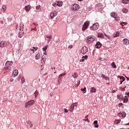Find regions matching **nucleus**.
I'll list each match as a JSON object with an SVG mask.
<instances>
[{
    "instance_id": "31",
    "label": "nucleus",
    "mask_w": 129,
    "mask_h": 129,
    "mask_svg": "<svg viewBox=\"0 0 129 129\" xmlns=\"http://www.w3.org/2000/svg\"><path fill=\"white\" fill-rule=\"evenodd\" d=\"M85 118L86 119H83V120H84L85 121H87L88 122H89V119H88V115L85 116Z\"/></svg>"
},
{
    "instance_id": "7",
    "label": "nucleus",
    "mask_w": 129,
    "mask_h": 129,
    "mask_svg": "<svg viewBox=\"0 0 129 129\" xmlns=\"http://www.w3.org/2000/svg\"><path fill=\"white\" fill-rule=\"evenodd\" d=\"M8 44H9V42H8V41H0L1 48H4V47H7V46H8Z\"/></svg>"
},
{
    "instance_id": "37",
    "label": "nucleus",
    "mask_w": 129,
    "mask_h": 129,
    "mask_svg": "<svg viewBox=\"0 0 129 129\" xmlns=\"http://www.w3.org/2000/svg\"><path fill=\"white\" fill-rule=\"evenodd\" d=\"M81 90L83 92V93H85L86 92V87H85L84 89L82 88Z\"/></svg>"
},
{
    "instance_id": "61",
    "label": "nucleus",
    "mask_w": 129,
    "mask_h": 129,
    "mask_svg": "<svg viewBox=\"0 0 129 129\" xmlns=\"http://www.w3.org/2000/svg\"><path fill=\"white\" fill-rule=\"evenodd\" d=\"M112 92H113V93H114V92H115V91L113 90V91H112Z\"/></svg>"
},
{
    "instance_id": "32",
    "label": "nucleus",
    "mask_w": 129,
    "mask_h": 129,
    "mask_svg": "<svg viewBox=\"0 0 129 129\" xmlns=\"http://www.w3.org/2000/svg\"><path fill=\"white\" fill-rule=\"evenodd\" d=\"M96 92V89L94 88V87H92L91 88V92Z\"/></svg>"
},
{
    "instance_id": "40",
    "label": "nucleus",
    "mask_w": 129,
    "mask_h": 129,
    "mask_svg": "<svg viewBox=\"0 0 129 129\" xmlns=\"http://www.w3.org/2000/svg\"><path fill=\"white\" fill-rule=\"evenodd\" d=\"M122 12L123 13H124L125 14L127 13V9H125V8H124L123 10H122Z\"/></svg>"
},
{
    "instance_id": "17",
    "label": "nucleus",
    "mask_w": 129,
    "mask_h": 129,
    "mask_svg": "<svg viewBox=\"0 0 129 129\" xmlns=\"http://www.w3.org/2000/svg\"><path fill=\"white\" fill-rule=\"evenodd\" d=\"M128 39L125 38L123 40V43L124 44V45H128Z\"/></svg>"
},
{
    "instance_id": "57",
    "label": "nucleus",
    "mask_w": 129,
    "mask_h": 129,
    "mask_svg": "<svg viewBox=\"0 0 129 129\" xmlns=\"http://www.w3.org/2000/svg\"><path fill=\"white\" fill-rule=\"evenodd\" d=\"M101 59H102V58H101V57H99V60L100 61H101Z\"/></svg>"
},
{
    "instance_id": "18",
    "label": "nucleus",
    "mask_w": 129,
    "mask_h": 129,
    "mask_svg": "<svg viewBox=\"0 0 129 129\" xmlns=\"http://www.w3.org/2000/svg\"><path fill=\"white\" fill-rule=\"evenodd\" d=\"M45 38H47V43H50V41H51V39H52V36L51 35H46L45 36Z\"/></svg>"
},
{
    "instance_id": "35",
    "label": "nucleus",
    "mask_w": 129,
    "mask_h": 129,
    "mask_svg": "<svg viewBox=\"0 0 129 129\" xmlns=\"http://www.w3.org/2000/svg\"><path fill=\"white\" fill-rule=\"evenodd\" d=\"M105 37H106L108 40H110L111 39V37L109 36V35H107L106 34H104Z\"/></svg>"
},
{
    "instance_id": "54",
    "label": "nucleus",
    "mask_w": 129,
    "mask_h": 129,
    "mask_svg": "<svg viewBox=\"0 0 129 129\" xmlns=\"http://www.w3.org/2000/svg\"><path fill=\"white\" fill-rule=\"evenodd\" d=\"M39 9H40V6H37L36 7V9L39 10Z\"/></svg>"
},
{
    "instance_id": "52",
    "label": "nucleus",
    "mask_w": 129,
    "mask_h": 129,
    "mask_svg": "<svg viewBox=\"0 0 129 129\" xmlns=\"http://www.w3.org/2000/svg\"><path fill=\"white\" fill-rule=\"evenodd\" d=\"M94 127H98V124H94Z\"/></svg>"
},
{
    "instance_id": "21",
    "label": "nucleus",
    "mask_w": 129,
    "mask_h": 129,
    "mask_svg": "<svg viewBox=\"0 0 129 129\" xmlns=\"http://www.w3.org/2000/svg\"><path fill=\"white\" fill-rule=\"evenodd\" d=\"M24 35V31L20 32L18 35V37L19 38H22V37H23Z\"/></svg>"
},
{
    "instance_id": "62",
    "label": "nucleus",
    "mask_w": 129,
    "mask_h": 129,
    "mask_svg": "<svg viewBox=\"0 0 129 129\" xmlns=\"http://www.w3.org/2000/svg\"><path fill=\"white\" fill-rule=\"evenodd\" d=\"M79 2H82L83 0H78Z\"/></svg>"
},
{
    "instance_id": "51",
    "label": "nucleus",
    "mask_w": 129,
    "mask_h": 129,
    "mask_svg": "<svg viewBox=\"0 0 129 129\" xmlns=\"http://www.w3.org/2000/svg\"><path fill=\"white\" fill-rule=\"evenodd\" d=\"M80 62H84V58H82L80 59Z\"/></svg>"
},
{
    "instance_id": "2",
    "label": "nucleus",
    "mask_w": 129,
    "mask_h": 129,
    "mask_svg": "<svg viewBox=\"0 0 129 129\" xmlns=\"http://www.w3.org/2000/svg\"><path fill=\"white\" fill-rule=\"evenodd\" d=\"M13 61L8 60L6 63V67H4V70H5V71H7V70H8V69H9V68H10V67L13 65Z\"/></svg>"
},
{
    "instance_id": "9",
    "label": "nucleus",
    "mask_w": 129,
    "mask_h": 129,
    "mask_svg": "<svg viewBox=\"0 0 129 129\" xmlns=\"http://www.w3.org/2000/svg\"><path fill=\"white\" fill-rule=\"evenodd\" d=\"M79 9H80V7L78 4H74L73 5V10L74 12H76V11H78Z\"/></svg>"
},
{
    "instance_id": "46",
    "label": "nucleus",
    "mask_w": 129,
    "mask_h": 129,
    "mask_svg": "<svg viewBox=\"0 0 129 129\" xmlns=\"http://www.w3.org/2000/svg\"><path fill=\"white\" fill-rule=\"evenodd\" d=\"M97 123H98V121H97V120H95L93 122L94 124H97Z\"/></svg>"
},
{
    "instance_id": "55",
    "label": "nucleus",
    "mask_w": 129,
    "mask_h": 129,
    "mask_svg": "<svg viewBox=\"0 0 129 129\" xmlns=\"http://www.w3.org/2000/svg\"><path fill=\"white\" fill-rule=\"evenodd\" d=\"M10 81H11V82H13V81H14V79L11 78V79H10Z\"/></svg>"
},
{
    "instance_id": "29",
    "label": "nucleus",
    "mask_w": 129,
    "mask_h": 129,
    "mask_svg": "<svg viewBox=\"0 0 129 129\" xmlns=\"http://www.w3.org/2000/svg\"><path fill=\"white\" fill-rule=\"evenodd\" d=\"M73 77H74V78H77V77H78V74H77V73H75L73 75Z\"/></svg>"
},
{
    "instance_id": "14",
    "label": "nucleus",
    "mask_w": 129,
    "mask_h": 129,
    "mask_svg": "<svg viewBox=\"0 0 129 129\" xmlns=\"http://www.w3.org/2000/svg\"><path fill=\"white\" fill-rule=\"evenodd\" d=\"M75 106H77V105H74V104H72L71 105V108L70 109V111H71V112H72L73 111V110H74V107Z\"/></svg>"
},
{
    "instance_id": "15",
    "label": "nucleus",
    "mask_w": 129,
    "mask_h": 129,
    "mask_svg": "<svg viewBox=\"0 0 129 129\" xmlns=\"http://www.w3.org/2000/svg\"><path fill=\"white\" fill-rule=\"evenodd\" d=\"M98 38H101L102 39H104V35L102 33H98Z\"/></svg>"
},
{
    "instance_id": "60",
    "label": "nucleus",
    "mask_w": 129,
    "mask_h": 129,
    "mask_svg": "<svg viewBox=\"0 0 129 129\" xmlns=\"http://www.w3.org/2000/svg\"><path fill=\"white\" fill-rule=\"evenodd\" d=\"M119 105H120V106H121V105H122V103H119Z\"/></svg>"
},
{
    "instance_id": "6",
    "label": "nucleus",
    "mask_w": 129,
    "mask_h": 129,
    "mask_svg": "<svg viewBox=\"0 0 129 129\" xmlns=\"http://www.w3.org/2000/svg\"><path fill=\"white\" fill-rule=\"evenodd\" d=\"M35 103V101L33 100H31L26 103L25 107H30V106L33 105Z\"/></svg>"
},
{
    "instance_id": "12",
    "label": "nucleus",
    "mask_w": 129,
    "mask_h": 129,
    "mask_svg": "<svg viewBox=\"0 0 129 129\" xmlns=\"http://www.w3.org/2000/svg\"><path fill=\"white\" fill-rule=\"evenodd\" d=\"M102 46V44L99 41L97 42L95 45V47L97 49H99V48H101Z\"/></svg>"
},
{
    "instance_id": "56",
    "label": "nucleus",
    "mask_w": 129,
    "mask_h": 129,
    "mask_svg": "<svg viewBox=\"0 0 129 129\" xmlns=\"http://www.w3.org/2000/svg\"><path fill=\"white\" fill-rule=\"evenodd\" d=\"M31 51H33V53H35V50L33 49H30Z\"/></svg>"
},
{
    "instance_id": "3",
    "label": "nucleus",
    "mask_w": 129,
    "mask_h": 129,
    "mask_svg": "<svg viewBox=\"0 0 129 129\" xmlns=\"http://www.w3.org/2000/svg\"><path fill=\"white\" fill-rule=\"evenodd\" d=\"M98 28H99V24L98 23H95L92 26L90 27V29L91 31H96V30L98 29Z\"/></svg>"
},
{
    "instance_id": "49",
    "label": "nucleus",
    "mask_w": 129,
    "mask_h": 129,
    "mask_svg": "<svg viewBox=\"0 0 129 129\" xmlns=\"http://www.w3.org/2000/svg\"><path fill=\"white\" fill-rule=\"evenodd\" d=\"M64 111L66 113H67L68 112V110H67V109H64Z\"/></svg>"
},
{
    "instance_id": "50",
    "label": "nucleus",
    "mask_w": 129,
    "mask_h": 129,
    "mask_svg": "<svg viewBox=\"0 0 129 129\" xmlns=\"http://www.w3.org/2000/svg\"><path fill=\"white\" fill-rule=\"evenodd\" d=\"M33 49H34L35 51H37V50H38V47H33Z\"/></svg>"
},
{
    "instance_id": "63",
    "label": "nucleus",
    "mask_w": 129,
    "mask_h": 129,
    "mask_svg": "<svg viewBox=\"0 0 129 129\" xmlns=\"http://www.w3.org/2000/svg\"><path fill=\"white\" fill-rule=\"evenodd\" d=\"M126 125H129V123H127L126 124Z\"/></svg>"
},
{
    "instance_id": "4",
    "label": "nucleus",
    "mask_w": 129,
    "mask_h": 129,
    "mask_svg": "<svg viewBox=\"0 0 129 129\" xmlns=\"http://www.w3.org/2000/svg\"><path fill=\"white\" fill-rule=\"evenodd\" d=\"M90 24V23L89 22V21H86L82 26V31H84L86 30H87Z\"/></svg>"
},
{
    "instance_id": "23",
    "label": "nucleus",
    "mask_w": 129,
    "mask_h": 129,
    "mask_svg": "<svg viewBox=\"0 0 129 129\" xmlns=\"http://www.w3.org/2000/svg\"><path fill=\"white\" fill-rule=\"evenodd\" d=\"M40 58H41V55L40 53H37L35 56V59H36V60H38Z\"/></svg>"
},
{
    "instance_id": "36",
    "label": "nucleus",
    "mask_w": 129,
    "mask_h": 129,
    "mask_svg": "<svg viewBox=\"0 0 129 129\" xmlns=\"http://www.w3.org/2000/svg\"><path fill=\"white\" fill-rule=\"evenodd\" d=\"M38 94H39V92L38 91H36L34 93L35 97H37V96H38Z\"/></svg>"
},
{
    "instance_id": "43",
    "label": "nucleus",
    "mask_w": 129,
    "mask_h": 129,
    "mask_svg": "<svg viewBox=\"0 0 129 129\" xmlns=\"http://www.w3.org/2000/svg\"><path fill=\"white\" fill-rule=\"evenodd\" d=\"M21 82H22V83H24L25 82V78H24L23 77H22Z\"/></svg>"
},
{
    "instance_id": "33",
    "label": "nucleus",
    "mask_w": 129,
    "mask_h": 129,
    "mask_svg": "<svg viewBox=\"0 0 129 129\" xmlns=\"http://www.w3.org/2000/svg\"><path fill=\"white\" fill-rule=\"evenodd\" d=\"M28 126H30V127H32V126H33V124L32 123V122L29 121L28 122Z\"/></svg>"
},
{
    "instance_id": "20",
    "label": "nucleus",
    "mask_w": 129,
    "mask_h": 129,
    "mask_svg": "<svg viewBox=\"0 0 129 129\" xmlns=\"http://www.w3.org/2000/svg\"><path fill=\"white\" fill-rule=\"evenodd\" d=\"M101 76L102 78H103V79H105V80H109V78H108V77L105 76V75L102 74Z\"/></svg>"
},
{
    "instance_id": "16",
    "label": "nucleus",
    "mask_w": 129,
    "mask_h": 129,
    "mask_svg": "<svg viewBox=\"0 0 129 129\" xmlns=\"http://www.w3.org/2000/svg\"><path fill=\"white\" fill-rule=\"evenodd\" d=\"M25 10L26 11V12H29L30 10H31V6L30 5H27L25 7Z\"/></svg>"
},
{
    "instance_id": "19",
    "label": "nucleus",
    "mask_w": 129,
    "mask_h": 129,
    "mask_svg": "<svg viewBox=\"0 0 129 129\" xmlns=\"http://www.w3.org/2000/svg\"><path fill=\"white\" fill-rule=\"evenodd\" d=\"M41 63H43V62H45V61H46L47 57L45 55H42L41 57Z\"/></svg>"
},
{
    "instance_id": "1",
    "label": "nucleus",
    "mask_w": 129,
    "mask_h": 129,
    "mask_svg": "<svg viewBox=\"0 0 129 129\" xmlns=\"http://www.w3.org/2000/svg\"><path fill=\"white\" fill-rule=\"evenodd\" d=\"M95 36L90 35L87 37L86 41L88 43V44H91V43H92L93 42H94V41L95 40Z\"/></svg>"
},
{
    "instance_id": "34",
    "label": "nucleus",
    "mask_w": 129,
    "mask_h": 129,
    "mask_svg": "<svg viewBox=\"0 0 129 129\" xmlns=\"http://www.w3.org/2000/svg\"><path fill=\"white\" fill-rule=\"evenodd\" d=\"M47 49H48V45H46L44 47H43L42 50L43 51H45V52H46V51H47Z\"/></svg>"
},
{
    "instance_id": "24",
    "label": "nucleus",
    "mask_w": 129,
    "mask_h": 129,
    "mask_svg": "<svg viewBox=\"0 0 129 129\" xmlns=\"http://www.w3.org/2000/svg\"><path fill=\"white\" fill-rule=\"evenodd\" d=\"M122 4L126 5V4H129V0H122Z\"/></svg>"
},
{
    "instance_id": "28",
    "label": "nucleus",
    "mask_w": 129,
    "mask_h": 129,
    "mask_svg": "<svg viewBox=\"0 0 129 129\" xmlns=\"http://www.w3.org/2000/svg\"><path fill=\"white\" fill-rule=\"evenodd\" d=\"M111 67L113 68H116V65L115 64V62H113L112 63H111Z\"/></svg>"
},
{
    "instance_id": "11",
    "label": "nucleus",
    "mask_w": 129,
    "mask_h": 129,
    "mask_svg": "<svg viewBox=\"0 0 129 129\" xmlns=\"http://www.w3.org/2000/svg\"><path fill=\"white\" fill-rule=\"evenodd\" d=\"M57 16V12H51L50 14V17L51 19H54V17H56Z\"/></svg>"
},
{
    "instance_id": "10",
    "label": "nucleus",
    "mask_w": 129,
    "mask_h": 129,
    "mask_svg": "<svg viewBox=\"0 0 129 129\" xmlns=\"http://www.w3.org/2000/svg\"><path fill=\"white\" fill-rule=\"evenodd\" d=\"M19 75V71L18 70L16 69L15 70L13 71V77H16V76H18Z\"/></svg>"
},
{
    "instance_id": "30",
    "label": "nucleus",
    "mask_w": 129,
    "mask_h": 129,
    "mask_svg": "<svg viewBox=\"0 0 129 129\" xmlns=\"http://www.w3.org/2000/svg\"><path fill=\"white\" fill-rule=\"evenodd\" d=\"M128 99H127V97L125 96L123 99V102L125 103H126V102H127L128 101Z\"/></svg>"
},
{
    "instance_id": "8",
    "label": "nucleus",
    "mask_w": 129,
    "mask_h": 129,
    "mask_svg": "<svg viewBox=\"0 0 129 129\" xmlns=\"http://www.w3.org/2000/svg\"><path fill=\"white\" fill-rule=\"evenodd\" d=\"M81 52L82 53H83L84 55V54H86L87 52H88V48L86 46H84L81 49Z\"/></svg>"
},
{
    "instance_id": "48",
    "label": "nucleus",
    "mask_w": 129,
    "mask_h": 129,
    "mask_svg": "<svg viewBox=\"0 0 129 129\" xmlns=\"http://www.w3.org/2000/svg\"><path fill=\"white\" fill-rule=\"evenodd\" d=\"M31 31H37V28H36V26L34 28H32L31 29Z\"/></svg>"
},
{
    "instance_id": "39",
    "label": "nucleus",
    "mask_w": 129,
    "mask_h": 129,
    "mask_svg": "<svg viewBox=\"0 0 129 129\" xmlns=\"http://www.w3.org/2000/svg\"><path fill=\"white\" fill-rule=\"evenodd\" d=\"M119 36V32H116L115 35H114V38H116Z\"/></svg>"
},
{
    "instance_id": "59",
    "label": "nucleus",
    "mask_w": 129,
    "mask_h": 129,
    "mask_svg": "<svg viewBox=\"0 0 129 129\" xmlns=\"http://www.w3.org/2000/svg\"><path fill=\"white\" fill-rule=\"evenodd\" d=\"M20 79H21V76H20L18 77V80H20Z\"/></svg>"
},
{
    "instance_id": "13",
    "label": "nucleus",
    "mask_w": 129,
    "mask_h": 129,
    "mask_svg": "<svg viewBox=\"0 0 129 129\" xmlns=\"http://www.w3.org/2000/svg\"><path fill=\"white\" fill-rule=\"evenodd\" d=\"M118 78L120 79V84H122V82L125 80V78L120 76H118Z\"/></svg>"
},
{
    "instance_id": "64",
    "label": "nucleus",
    "mask_w": 129,
    "mask_h": 129,
    "mask_svg": "<svg viewBox=\"0 0 129 129\" xmlns=\"http://www.w3.org/2000/svg\"><path fill=\"white\" fill-rule=\"evenodd\" d=\"M33 25H34V26H36V23H33Z\"/></svg>"
},
{
    "instance_id": "58",
    "label": "nucleus",
    "mask_w": 129,
    "mask_h": 129,
    "mask_svg": "<svg viewBox=\"0 0 129 129\" xmlns=\"http://www.w3.org/2000/svg\"><path fill=\"white\" fill-rule=\"evenodd\" d=\"M44 55H46V54H47V52L46 51H45L44 52H43Z\"/></svg>"
},
{
    "instance_id": "41",
    "label": "nucleus",
    "mask_w": 129,
    "mask_h": 129,
    "mask_svg": "<svg viewBox=\"0 0 129 129\" xmlns=\"http://www.w3.org/2000/svg\"><path fill=\"white\" fill-rule=\"evenodd\" d=\"M2 9H3V12L5 13V12H6V6L4 5L2 7Z\"/></svg>"
},
{
    "instance_id": "22",
    "label": "nucleus",
    "mask_w": 129,
    "mask_h": 129,
    "mask_svg": "<svg viewBox=\"0 0 129 129\" xmlns=\"http://www.w3.org/2000/svg\"><path fill=\"white\" fill-rule=\"evenodd\" d=\"M62 1H58L57 2V7H62Z\"/></svg>"
},
{
    "instance_id": "38",
    "label": "nucleus",
    "mask_w": 129,
    "mask_h": 129,
    "mask_svg": "<svg viewBox=\"0 0 129 129\" xmlns=\"http://www.w3.org/2000/svg\"><path fill=\"white\" fill-rule=\"evenodd\" d=\"M120 25L123 27V26H126V25H127V23L126 22H121Z\"/></svg>"
},
{
    "instance_id": "44",
    "label": "nucleus",
    "mask_w": 129,
    "mask_h": 129,
    "mask_svg": "<svg viewBox=\"0 0 129 129\" xmlns=\"http://www.w3.org/2000/svg\"><path fill=\"white\" fill-rule=\"evenodd\" d=\"M53 7H54V8H56V7H58V5H57V3H53L52 4Z\"/></svg>"
},
{
    "instance_id": "26",
    "label": "nucleus",
    "mask_w": 129,
    "mask_h": 129,
    "mask_svg": "<svg viewBox=\"0 0 129 129\" xmlns=\"http://www.w3.org/2000/svg\"><path fill=\"white\" fill-rule=\"evenodd\" d=\"M117 98L119 99V100H121L123 98V96H122L121 94L117 95Z\"/></svg>"
},
{
    "instance_id": "53",
    "label": "nucleus",
    "mask_w": 129,
    "mask_h": 129,
    "mask_svg": "<svg viewBox=\"0 0 129 129\" xmlns=\"http://www.w3.org/2000/svg\"><path fill=\"white\" fill-rule=\"evenodd\" d=\"M119 122H120V120H117V124H118V123H119Z\"/></svg>"
},
{
    "instance_id": "5",
    "label": "nucleus",
    "mask_w": 129,
    "mask_h": 129,
    "mask_svg": "<svg viewBox=\"0 0 129 129\" xmlns=\"http://www.w3.org/2000/svg\"><path fill=\"white\" fill-rule=\"evenodd\" d=\"M110 15L111 17L114 18V19H115V21L117 22H118V21L120 20V18H119V17H117V14L115 12H112Z\"/></svg>"
},
{
    "instance_id": "27",
    "label": "nucleus",
    "mask_w": 129,
    "mask_h": 129,
    "mask_svg": "<svg viewBox=\"0 0 129 129\" xmlns=\"http://www.w3.org/2000/svg\"><path fill=\"white\" fill-rule=\"evenodd\" d=\"M120 114L122 115V117H125L126 116V114L125 113H118V115H120Z\"/></svg>"
},
{
    "instance_id": "25",
    "label": "nucleus",
    "mask_w": 129,
    "mask_h": 129,
    "mask_svg": "<svg viewBox=\"0 0 129 129\" xmlns=\"http://www.w3.org/2000/svg\"><path fill=\"white\" fill-rule=\"evenodd\" d=\"M20 31H23V29H24V24H21L20 25Z\"/></svg>"
},
{
    "instance_id": "45",
    "label": "nucleus",
    "mask_w": 129,
    "mask_h": 129,
    "mask_svg": "<svg viewBox=\"0 0 129 129\" xmlns=\"http://www.w3.org/2000/svg\"><path fill=\"white\" fill-rule=\"evenodd\" d=\"M66 75V74H61L60 75H59V78H60L61 77H62V76H64Z\"/></svg>"
},
{
    "instance_id": "47",
    "label": "nucleus",
    "mask_w": 129,
    "mask_h": 129,
    "mask_svg": "<svg viewBox=\"0 0 129 129\" xmlns=\"http://www.w3.org/2000/svg\"><path fill=\"white\" fill-rule=\"evenodd\" d=\"M80 85V81H78L77 84V86H79Z\"/></svg>"
},
{
    "instance_id": "42",
    "label": "nucleus",
    "mask_w": 129,
    "mask_h": 129,
    "mask_svg": "<svg viewBox=\"0 0 129 129\" xmlns=\"http://www.w3.org/2000/svg\"><path fill=\"white\" fill-rule=\"evenodd\" d=\"M82 58L85 59V60H87V59H88V55L83 56L82 57Z\"/></svg>"
}]
</instances>
